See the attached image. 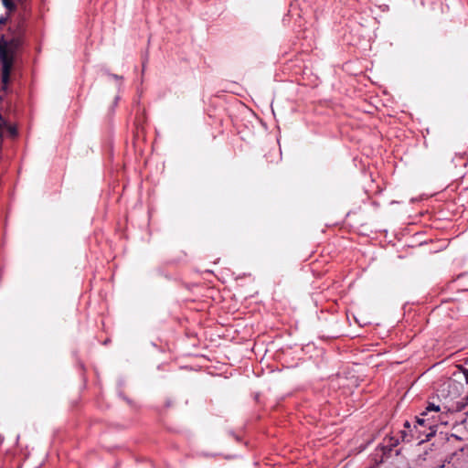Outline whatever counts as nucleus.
Here are the masks:
<instances>
[{"label": "nucleus", "mask_w": 468, "mask_h": 468, "mask_svg": "<svg viewBox=\"0 0 468 468\" xmlns=\"http://www.w3.org/2000/svg\"><path fill=\"white\" fill-rule=\"evenodd\" d=\"M447 411H442L440 405L429 402L425 410L416 418L417 425H414V429L419 433L416 439L420 442L429 441L435 435L438 423H447Z\"/></svg>", "instance_id": "nucleus-1"}, {"label": "nucleus", "mask_w": 468, "mask_h": 468, "mask_svg": "<svg viewBox=\"0 0 468 468\" xmlns=\"http://www.w3.org/2000/svg\"><path fill=\"white\" fill-rule=\"evenodd\" d=\"M20 46L21 39L19 37H3L0 39L1 81L3 89H5L10 81V76L15 68Z\"/></svg>", "instance_id": "nucleus-2"}, {"label": "nucleus", "mask_w": 468, "mask_h": 468, "mask_svg": "<svg viewBox=\"0 0 468 468\" xmlns=\"http://www.w3.org/2000/svg\"><path fill=\"white\" fill-rule=\"evenodd\" d=\"M27 0H2L4 6L6 9L5 15L0 16V24H5L7 20L8 13L16 8L17 5H23Z\"/></svg>", "instance_id": "nucleus-3"}, {"label": "nucleus", "mask_w": 468, "mask_h": 468, "mask_svg": "<svg viewBox=\"0 0 468 468\" xmlns=\"http://www.w3.org/2000/svg\"><path fill=\"white\" fill-rule=\"evenodd\" d=\"M5 132L8 133L11 137H15L17 134L16 127L9 123L0 112V137H2Z\"/></svg>", "instance_id": "nucleus-4"}, {"label": "nucleus", "mask_w": 468, "mask_h": 468, "mask_svg": "<svg viewBox=\"0 0 468 468\" xmlns=\"http://www.w3.org/2000/svg\"><path fill=\"white\" fill-rule=\"evenodd\" d=\"M404 428H405V429H407V430H409L410 432H413V431H414V434H412V435H411V437H412V438H413V437H415V438H416V436L419 434V433H417V432H416L415 429H414V430H411V425H410V423L408 420H407V421H405V423H404Z\"/></svg>", "instance_id": "nucleus-5"}, {"label": "nucleus", "mask_w": 468, "mask_h": 468, "mask_svg": "<svg viewBox=\"0 0 468 468\" xmlns=\"http://www.w3.org/2000/svg\"><path fill=\"white\" fill-rule=\"evenodd\" d=\"M460 369L464 375L465 381L468 383V369L464 368L463 366L460 367Z\"/></svg>", "instance_id": "nucleus-6"}, {"label": "nucleus", "mask_w": 468, "mask_h": 468, "mask_svg": "<svg viewBox=\"0 0 468 468\" xmlns=\"http://www.w3.org/2000/svg\"><path fill=\"white\" fill-rule=\"evenodd\" d=\"M346 335L350 336L351 338L359 336V334L357 333H347Z\"/></svg>", "instance_id": "nucleus-7"}, {"label": "nucleus", "mask_w": 468, "mask_h": 468, "mask_svg": "<svg viewBox=\"0 0 468 468\" xmlns=\"http://www.w3.org/2000/svg\"><path fill=\"white\" fill-rule=\"evenodd\" d=\"M402 433H403V436H402L403 437V441H410V439H406L407 435H406L405 431H402Z\"/></svg>", "instance_id": "nucleus-8"}, {"label": "nucleus", "mask_w": 468, "mask_h": 468, "mask_svg": "<svg viewBox=\"0 0 468 468\" xmlns=\"http://www.w3.org/2000/svg\"><path fill=\"white\" fill-rule=\"evenodd\" d=\"M259 398H260V393H257V394L255 395V399H256V400H258V399H259Z\"/></svg>", "instance_id": "nucleus-9"}]
</instances>
